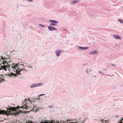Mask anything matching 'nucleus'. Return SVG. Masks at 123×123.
<instances>
[{
	"instance_id": "nucleus-1",
	"label": "nucleus",
	"mask_w": 123,
	"mask_h": 123,
	"mask_svg": "<svg viewBox=\"0 0 123 123\" xmlns=\"http://www.w3.org/2000/svg\"><path fill=\"white\" fill-rule=\"evenodd\" d=\"M15 108L14 107H11L7 109V111H5L4 110H0V114L3 115H6L8 116L9 115H13L14 112L15 111Z\"/></svg>"
},
{
	"instance_id": "nucleus-2",
	"label": "nucleus",
	"mask_w": 123,
	"mask_h": 123,
	"mask_svg": "<svg viewBox=\"0 0 123 123\" xmlns=\"http://www.w3.org/2000/svg\"><path fill=\"white\" fill-rule=\"evenodd\" d=\"M27 106H26V105H25L24 106H21V107H19V108H25V109H27ZM19 108V107L18 106L16 107H15V108H14L15 109V111H14V112H15V113H14V114L13 115L15 114V115H16V114H18V112H16V111H17L16 110V109H18Z\"/></svg>"
},
{
	"instance_id": "nucleus-3",
	"label": "nucleus",
	"mask_w": 123,
	"mask_h": 123,
	"mask_svg": "<svg viewBox=\"0 0 123 123\" xmlns=\"http://www.w3.org/2000/svg\"><path fill=\"white\" fill-rule=\"evenodd\" d=\"M49 21L52 23H51L50 24V25L54 26L56 25V24H55L57 23H58V22L55 20H49Z\"/></svg>"
},
{
	"instance_id": "nucleus-4",
	"label": "nucleus",
	"mask_w": 123,
	"mask_h": 123,
	"mask_svg": "<svg viewBox=\"0 0 123 123\" xmlns=\"http://www.w3.org/2000/svg\"><path fill=\"white\" fill-rule=\"evenodd\" d=\"M40 123H59V122L58 121H52L51 122L49 121L48 122L46 121L45 120H44L43 122H41Z\"/></svg>"
},
{
	"instance_id": "nucleus-5",
	"label": "nucleus",
	"mask_w": 123,
	"mask_h": 123,
	"mask_svg": "<svg viewBox=\"0 0 123 123\" xmlns=\"http://www.w3.org/2000/svg\"><path fill=\"white\" fill-rule=\"evenodd\" d=\"M42 84V83H39L36 84H34L31 86V88L34 87H37L38 86H39Z\"/></svg>"
},
{
	"instance_id": "nucleus-6",
	"label": "nucleus",
	"mask_w": 123,
	"mask_h": 123,
	"mask_svg": "<svg viewBox=\"0 0 123 123\" xmlns=\"http://www.w3.org/2000/svg\"><path fill=\"white\" fill-rule=\"evenodd\" d=\"M48 28L49 31H52L53 30H55L56 31L57 30V29L53 26L50 27L49 26L48 27Z\"/></svg>"
},
{
	"instance_id": "nucleus-7",
	"label": "nucleus",
	"mask_w": 123,
	"mask_h": 123,
	"mask_svg": "<svg viewBox=\"0 0 123 123\" xmlns=\"http://www.w3.org/2000/svg\"><path fill=\"white\" fill-rule=\"evenodd\" d=\"M6 75H8L9 76H13L14 77H16L17 76L16 74H13L12 73H9V74H6Z\"/></svg>"
},
{
	"instance_id": "nucleus-8",
	"label": "nucleus",
	"mask_w": 123,
	"mask_h": 123,
	"mask_svg": "<svg viewBox=\"0 0 123 123\" xmlns=\"http://www.w3.org/2000/svg\"><path fill=\"white\" fill-rule=\"evenodd\" d=\"M97 53V51L94 50L90 53L89 54L90 55H92L93 54H95Z\"/></svg>"
},
{
	"instance_id": "nucleus-9",
	"label": "nucleus",
	"mask_w": 123,
	"mask_h": 123,
	"mask_svg": "<svg viewBox=\"0 0 123 123\" xmlns=\"http://www.w3.org/2000/svg\"><path fill=\"white\" fill-rule=\"evenodd\" d=\"M3 76H2V75L1 76V77H0V82L5 81L4 80L3 78Z\"/></svg>"
},
{
	"instance_id": "nucleus-10",
	"label": "nucleus",
	"mask_w": 123,
	"mask_h": 123,
	"mask_svg": "<svg viewBox=\"0 0 123 123\" xmlns=\"http://www.w3.org/2000/svg\"><path fill=\"white\" fill-rule=\"evenodd\" d=\"M60 51L59 50H57L55 52V54L57 56H58L60 54Z\"/></svg>"
},
{
	"instance_id": "nucleus-11",
	"label": "nucleus",
	"mask_w": 123,
	"mask_h": 123,
	"mask_svg": "<svg viewBox=\"0 0 123 123\" xmlns=\"http://www.w3.org/2000/svg\"><path fill=\"white\" fill-rule=\"evenodd\" d=\"M114 36L116 39H121V38L118 35H114Z\"/></svg>"
},
{
	"instance_id": "nucleus-12",
	"label": "nucleus",
	"mask_w": 123,
	"mask_h": 123,
	"mask_svg": "<svg viewBox=\"0 0 123 123\" xmlns=\"http://www.w3.org/2000/svg\"><path fill=\"white\" fill-rule=\"evenodd\" d=\"M79 2V1L78 0H75V1H72L71 2V3L72 4H74L77 2Z\"/></svg>"
},
{
	"instance_id": "nucleus-13",
	"label": "nucleus",
	"mask_w": 123,
	"mask_h": 123,
	"mask_svg": "<svg viewBox=\"0 0 123 123\" xmlns=\"http://www.w3.org/2000/svg\"><path fill=\"white\" fill-rule=\"evenodd\" d=\"M80 48H81L82 49H88V48L87 47H79Z\"/></svg>"
},
{
	"instance_id": "nucleus-14",
	"label": "nucleus",
	"mask_w": 123,
	"mask_h": 123,
	"mask_svg": "<svg viewBox=\"0 0 123 123\" xmlns=\"http://www.w3.org/2000/svg\"><path fill=\"white\" fill-rule=\"evenodd\" d=\"M26 123H32V122L30 120H28L26 121Z\"/></svg>"
},
{
	"instance_id": "nucleus-15",
	"label": "nucleus",
	"mask_w": 123,
	"mask_h": 123,
	"mask_svg": "<svg viewBox=\"0 0 123 123\" xmlns=\"http://www.w3.org/2000/svg\"><path fill=\"white\" fill-rule=\"evenodd\" d=\"M33 107H34V108H33L34 109H35L37 110V109H38L37 108V106H36L35 105L33 106Z\"/></svg>"
},
{
	"instance_id": "nucleus-16",
	"label": "nucleus",
	"mask_w": 123,
	"mask_h": 123,
	"mask_svg": "<svg viewBox=\"0 0 123 123\" xmlns=\"http://www.w3.org/2000/svg\"><path fill=\"white\" fill-rule=\"evenodd\" d=\"M119 21L121 22V23H123V21L121 19H120L119 20Z\"/></svg>"
},
{
	"instance_id": "nucleus-17",
	"label": "nucleus",
	"mask_w": 123,
	"mask_h": 123,
	"mask_svg": "<svg viewBox=\"0 0 123 123\" xmlns=\"http://www.w3.org/2000/svg\"><path fill=\"white\" fill-rule=\"evenodd\" d=\"M70 120H68V119H66V121H65V122H66V121H67V122H69V121H70Z\"/></svg>"
},
{
	"instance_id": "nucleus-18",
	"label": "nucleus",
	"mask_w": 123,
	"mask_h": 123,
	"mask_svg": "<svg viewBox=\"0 0 123 123\" xmlns=\"http://www.w3.org/2000/svg\"><path fill=\"white\" fill-rule=\"evenodd\" d=\"M118 123H123L121 120L119 121Z\"/></svg>"
},
{
	"instance_id": "nucleus-19",
	"label": "nucleus",
	"mask_w": 123,
	"mask_h": 123,
	"mask_svg": "<svg viewBox=\"0 0 123 123\" xmlns=\"http://www.w3.org/2000/svg\"><path fill=\"white\" fill-rule=\"evenodd\" d=\"M27 99H25V100H24V102H25V103L27 101Z\"/></svg>"
},
{
	"instance_id": "nucleus-20",
	"label": "nucleus",
	"mask_w": 123,
	"mask_h": 123,
	"mask_svg": "<svg viewBox=\"0 0 123 123\" xmlns=\"http://www.w3.org/2000/svg\"><path fill=\"white\" fill-rule=\"evenodd\" d=\"M42 95H44V94H41L39 96H42Z\"/></svg>"
},
{
	"instance_id": "nucleus-21",
	"label": "nucleus",
	"mask_w": 123,
	"mask_h": 123,
	"mask_svg": "<svg viewBox=\"0 0 123 123\" xmlns=\"http://www.w3.org/2000/svg\"><path fill=\"white\" fill-rule=\"evenodd\" d=\"M49 107L50 108H51L52 107V106H49Z\"/></svg>"
},
{
	"instance_id": "nucleus-22",
	"label": "nucleus",
	"mask_w": 123,
	"mask_h": 123,
	"mask_svg": "<svg viewBox=\"0 0 123 123\" xmlns=\"http://www.w3.org/2000/svg\"><path fill=\"white\" fill-rule=\"evenodd\" d=\"M40 25L42 27H44V26L42 25H41L40 24Z\"/></svg>"
},
{
	"instance_id": "nucleus-23",
	"label": "nucleus",
	"mask_w": 123,
	"mask_h": 123,
	"mask_svg": "<svg viewBox=\"0 0 123 123\" xmlns=\"http://www.w3.org/2000/svg\"><path fill=\"white\" fill-rule=\"evenodd\" d=\"M107 122V120H105V123H106V122Z\"/></svg>"
},
{
	"instance_id": "nucleus-24",
	"label": "nucleus",
	"mask_w": 123,
	"mask_h": 123,
	"mask_svg": "<svg viewBox=\"0 0 123 123\" xmlns=\"http://www.w3.org/2000/svg\"><path fill=\"white\" fill-rule=\"evenodd\" d=\"M122 122L123 121V118L121 120Z\"/></svg>"
},
{
	"instance_id": "nucleus-25",
	"label": "nucleus",
	"mask_w": 123,
	"mask_h": 123,
	"mask_svg": "<svg viewBox=\"0 0 123 123\" xmlns=\"http://www.w3.org/2000/svg\"><path fill=\"white\" fill-rule=\"evenodd\" d=\"M111 65H112L113 66H115V65H113V64H112Z\"/></svg>"
},
{
	"instance_id": "nucleus-26",
	"label": "nucleus",
	"mask_w": 123,
	"mask_h": 123,
	"mask_svg": "<svg viewBox=\"0 0 123 123\" xmlns=\"http://www.w3.org/2000/svg\"><path fill=\"white\" fill-rule=\"evenodd\" d=\"M102 122H104V120L103 119V120H102Z\"/></svg>"
},
{
	"instance_id": "nucleus-27",
	"label": "nucleus",
	"mask_w": 123,
	"mask_h": 123,
	"mask_svg": "<svg viewBox=\"0 0 123 123\" xmlns=\"http://www.w3.org/2000/svg\"><path fill=\"white\" fill-rule=\"evenodd\" d=\"M29 1H32V0H28Z\"/></svg>"
},
{
	"instance_id": "nucleus-28",
	"label": "nucleus",
	"mask_w": 123,
	"mask_h": 123,
	"mask_svg": "<svg viewBox=\"0 0 123 123\" xmlns=\"http://www.w3.org/2000/svg\"><path fill=\"white\" fill-rule=\"evenodd\" d=\"M16 123V122H15L14 123Z\"/></svg>"
},
{
	"instance_id": "nucleus-29",
	"label": "nucleus",
	"mask_w": 123,
	"mask_h": 123,
	"mask_svg": "<svg viewBox=\"0 0 123 123\" xmlns=\"http://www.w3.org/2000/svg\"><path fill=\"white\" fill-rule=\"evenodd\" d=\"M28 100H29V99H28Z\"/></svg>"
}]
</instances>
